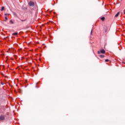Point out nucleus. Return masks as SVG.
Here are the masks:
<instances>
[{
	"mask_svg": "<svg viewBox=\"0 0 125 125\" xmlns=\"http://www.w3.org/2000/svg\"><path fill=\"white\" fill-rule=\"evenodd\" d=\"M100 53H102L103 54H105V50L102 49V50H101L100 51H99L98 52V54H100Z\"/></svg>",
	"mask_w": 125,
	"mask_h": 125,
	"instance_id": "obj_1",
	"label": "nucleus"
},
{
	"mask_svg": "<svg viewBox=\"0 0 125 125\" xmlns=\"http://www.w3.org/2000/svg\"><path fill=\"white\" fill-rule=\"evenodd\" d=\"M29 5L30 6H34V5H35V3H34V2L31 1L30 2H29Z\"/></svg>",
	"mask_w": 125,
	"mask_h": 125,
	"instance_id": "obj_2",
	"label": "nucleus"
},
{
	"mask_svg": "<svg viewBox=\"0 0 125 125\" xmlns=\"http://www.w3.org/2000/svg\"><path fill=\"white\" fill-rule=\"evenodd\" d=\"M3 120H4V116L2 115L0 116V121H3Z\"/></svg>",
	"mask_w": 125,
	"mask_h": 125,
	"instance_id": "obj_3",
	"label": "nucleus"
},
{
	"mask_svg": "<svg viewBox=\"0 0 125 125\" xmlns=\"http://www.w3.org/2000/svg\"><path fill=\"white\" fill-rule=\"evenodd\" d=\"M120 14V12H118L117 14L115 15L116 17H118L119 16V15Z\"/></svg>",
	"mask_w": 125,
	"mask_h": 125,
	"instance_id": "obj_4",
	"label": "nucleus"
},
{
	"mask_svg": "<svg viewBox=\"0 0 125 125\" xmlns=\"http://www.w3.org/2000/svg\"><path fill=\"white\" fill-rule=\"evenodd\" d=\"M13 35L14 36H17V35H18V32H16L13 34Z\"/></svg>",
	"mask_w": 125,
	"mask_h": 125,
	"instance_id": "obj_5",
	"label": "nucleus"
},
{
	"mask_svg": "<svg viewBox=\"0 0 125 125\" xmlns=\"http://www.w3.org/2000/svg\"><path fill=\"white\" fill-rule=\"evenodd\" d=\"M101 20H102V21H104L105 20V17H103L101 18Z\"/></svg>",
	"mask_w": 125,
	"mask_h": 125,
	"instance_id": "obj_6",
	"label": "nucleus"
},
{
	"mask_svg": "<svg viewBox=\"0 0 125 125\" xmlns=\"http://www.w3.org/2000/svg\"><path fill=\"white\" fill-rule=\"evenodd\" d=\"M3 10H4V7H2L1 9V11H3Z\"/></svg>",
	"mask_w": 125,
	"mask_h": 125,
	"instance_id": "obj_7",
	"label": "nucleus"
},
{
	"mask_svg": "<svg viewBox=\"0 0 125 125\" xmlns=\"http://www.w3.org/2000/svg\"><path fill=\"white\" fill-rule=\"evenodd\" d=\"M107 31H108V27H106L105 29V33L107 32Z\"/></svg>",
	"mask_w": 125,
	"mask_h": 125,
	"instance_id": "obj_8",
	"label": "nucleus"
},
{
	"mask_svg": "<svg viewBox=\"0 0 125 125\" xmlns=\"http://www.w3.org/2000/svg\"><path fill=\"white\" fill-rule=\"evenodd\" d=\"M100 57H101V58H104V55H101Z\"/></svg>",
	"mask_w": 125,
	"mask_h": 125,
	"instance_id": "obj_9",
	"label": "nucleus"
},
{
	"mask_svg": "<svg viewBox=\"0 0 125 125\" xmlns=\"http://www.w3.org/2000/svg\"><path fill=\"white\" fill-rule=\"evenodd\" d=\"M105 62H109V60H108V59H106V60H105Z\"/></svg>",
	"mask_w": 125,
	"mask_h": 125,
	"instance_id": "obj_10",
	"label": "nucleus"
},
{
	"mask_svg": "<svg viewBox=\"0 0 125 125\" xmlns=\"http://www.w3.org/2000/svg\"><path fill=\"white\" fill-rule=\"evenodd\" d=\"M5 19H6V20H8V18H7V16H5Z\"/></svg>",
	"mask_w": 125,
	"mask_h": 125,
	"instance_id": "obj_11",
	"label": "nucleus"
},
{
	"mask_svg": "<svg viewBox=\"0 0 125 125\" xmlns=\"http://www.w3.org/2000/svg\"><path fill=\"white\" fill-rule=\"evenodd\" d=\"M10 22H11L12 24H13V21L12 20H11Z\"/></svg>",
	"mask_w": 125,
	"mask_h": 125,
	"instance_id": "obj_12",
	"label": "nucleus"
},
{
	"mask_svg": "<svg viewBox=\"0 0 125 125\" xmlns=\"http://www.w3.org/2000/svg\"><path fill=\"white\" fill-rule=\"evenodd\" d=\"M38 83H36V86L37 87H38V85H37V84H38Z\"/></svg>",
	"mask_w": 125,
	"mask_h": 125,
	"instance_id": "obj_13",
	"label": "nucleus"
},
{
	"mask_svg": "<svg viewBox=\"0 0 125 125\" xmlns=\"http://www.w3.org/2000/svg\"><path fill=\"white\" fill-rule=\"evenodd\" d=\"M4 15H5L6 16V15H8V14H5Z\"/></svg>",
	"mask_w": 125,
	"mask_h": 125,
	"instance_id": "obj_14",
	"label": "nucleus"
},
{
	"mask_svg": "<svg viewBox=\"0 0 125 125\" xmlns=\"http://www.w3.org/2000/svg\"><path fill=\"white\" fill-rule=\"evenodd\" d=\"M91 35H92V30L91 31Z\"/></svg>",
	"mask_w": 125,
	"mask_h": 125,
	"instance_id": "obj_15",
	"label": "nucleus"
},
{
	"mask_svg": "<svg viewBox=\"0 0 125 125\" xmlns=\"http://www.w3.org/2000/svg\"><path fill=\"white\" fill-rule=\"evenodd\" d=\"M124 13L125 14V10H124Z\"/></svg>",
	"mask_w": 125,
	"mask_h": 125,
	"instance_id": "obj_16",
	"label": "nucleus"
},
{
	"mask_svg": "<svg viewBox=\"0 0 125 125\" xmlns=\"http://www.w3.org/2000/svg\"><path fill=\"white\" fill-rule=\"evenodd\" d=\"M1 84H2V85H3V83H1Z\"/></svg>",
	"mask_w": 125,
	"mask_h": 125,
	"instance_id": "obj_17",
	"label": "nucleus"
},
{
	"mask_svg": "<svg viewBox=\"0 0 125 125\" xmlns=\"http://www.w3.org/2000/svg\"><path fill=\"white\" fill-rule=\"evenodd\" d=\"M4 21H6V20H4Z\"/></svg>",
	"mask_w": 125,
	"mask_h": 125,
	"instance_id": "obj_18",
	"label": "nucleus"
}]
</instances>
